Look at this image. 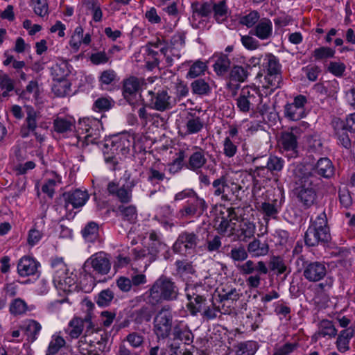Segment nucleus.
<instances>
[{
    "label": "nucleus",
    "mask_w": 355,
    "mask_h": 355,
    "mask_svg": "<svg viewBox=\"0 0 355 355\" xmlns=\"http://www.w3.org/2000/svg\"><path fill=\"white\" fill-rule=\"evenodd\" d=\"M180 290L175 282L168 277L161 275L146 292L145 300L152 306H156L164 301L178 300Z\"/></svg>",
    "instance_id": "f257e3e1"
},
{
    "label": "nucleus",
    "mask_w": 355,
    "mask_h": 355,
    "mask_svg": "<svg viewBox=\"0 0 355 355\" xmlns=\"http://www.w3.org/2000/svg\"><path fill=\"white\" fill-rule=\"evenodd\" d=\"M331 239L327 218L324 212L320 213L316 218L311 221L304 234V243L308 247H315L319 245L325 246Z\"/></svg>",
    "instance_id": "f03ea898"
},
{
    "label": "nucleus",
    "mask_w": 355,
    "mask_h": 355,
    "mask_svg": "<svg viewBox=\"0 0 355 355\" xmlns=\"http://www.w3.org/2000/svg\"><path fill=\"white\" fill-rule=\"evenodd\" d=\"M321 183V179L313 173H304L296 182L297 198L304 208L314 205L317 199V189Z\"/></svg>",
    "instance_id": "7ed1b4c3"
},
{
    "label": "nucleus",
    "mask_w": 355,
    "mask_h": 355,
    "mask_svg": "<svg viewBox=\"0 0 355 355\" xmlns=\"http://www.w3.org/2000/svg\"><path fill=\"white\" fill-rule=\"evenodd\" d=\"M238 269L243 275H250L245 282L248 286L252 288H258L261 284V276L268 272L266 263L262 261L248 260L239 266Z\"/></svg>",
    "instance_id": "20e7f679"
},
{
    "label": "nucleus",
    "mask_w": 355,
    "mask_h": 355,
    "mask_svg": "<svg viewBox=\"0 0 355 355\" xmlns=\"http://www.w3.org/2000/svg\"><path fill=\"white\" fill-rule=\"evenodd\" d=\"M300 262L302 266L303 277L309 282H318L323 279L327 273V267L324 261H311L306 260L304 256H300L297 259V263Z\"/></svg>",
    "instance_id": "39448f33"
},
{
    "label": "nucleus",
    "mask_w": 355,
    "mask_h": 355,
    "mask_svg": "<svg viewBox=\"0 0 355 355\" xmlns=\"http://www.w3.org/2000/svg\"><path fill=\"white\" fill-rule=\"evenodd\" d=\"M154 332L158 339L168 338L173 327V315L169 306H164L154 318Z\"/></svg>",
    "instance_id": "423d86ee"
},
{
    "label": "nucleus",
    "mask_w": 355,
    "mask_h": 355,
    "mask_svg": "<svg viewBox=\"0 0 355 355\" xmlns=\"http://www.w3.org/2000/svg\"><path fill=\"white\" fill-rule=\"evenodd\" d=\"M263 66L267 70L265 80L267 83V87L272 89L280 87L282 83L281 64L279 60L272 53H268L264 58Z\"/></svg>",
    "instance_id": "0eeeda50"
},
{
    "label": "nucleus",
    "mask_w": 355,
    "mask_h": 355,
    "mask_svg": "<svg viewBox=\"0 0 355 355\" xmlns=\"http://www.w3.org/2000/svg\"><path fill=\"white\" fill-rule=\"evenodd\" d=\"M144 85V79L135 76H130L123 80V96L130 105L135 107L141 99L140 92Z\"/></svg>",
    "instance_id": "6e6552de"
},
{
    "label": "nucleus",
    "mask_w": 355,
    "mask_h": 355,
    "mask_svg": "<svg viewBox=\"0 0 355 355\" xmlns=\"http://www.w3.org/2000/svg\"><path fill=\"white\" fill-rule=\"evenodd\" d=\"M262 98L259 92L249 87H244L236 98V105L242 112L254 110L261 102Z\"/></svg>",
    "instance_id": "1a4fd4ad"
},
{
    "label": "nucleus",
    "mask_w": 355,
    "mask_h": 355,
    "mask_svg": "<svg viewBox=\"0 0 355 355\" xmlns=\"http://www.w3.org/2000/svg\"><path fill=\"white\" fill-rule=\"evenodd\" d=\"M111 268V263L107 254L103 252H99L92 255L86 260L83 265V269L85 272H92L96 274L105 275H107Z\"/></svg>",
    "instance_id": "9d476101"
},
{
    "label": "nucleus",
    "mask_w": 355,
    "mask_h": 355,
    "mask_svg": "<svg viewBox=\"0 0 355 355\" xmlns=\"http://www.w3.org/2000/svg\"><path fill=\"white\" fill-rule=\"evenodd\" d=\"M148 100L145 105L159 112H164L172 108L171 96L165 89L148 91Z\"/></svg>",
    "instance_id": "9b49d317"
},
{
    "label": "nucleus",
    "mask_w": 355,
    "mask_h": 355,
    "mask_svg": "<svg viewBox=\"0 0 355 355\" xmlns=\"http://www.w3.org/2000/svg\"><path fill=\"white\" fill-rule=\"evenodd\" d=\"M299 128H292L291 132H284L279 139V145L283 153L288 157H296L298 155Z\"/></svg>",
    "instance_id": "f8f14e48"
},
{
    "label": "nucleus",
    "mask_w": 355,
    "mask_h": 355,
    "mask_svg": "<svg viewBox=\"0 0 355 355\" xmlns=\"http://www.w3.org/2000/svg\"><path fill=\"white\" fill-rule=\"evenodd\" d=\"M262 159H266V165L260 164L257 166L253 171L254 176L264 177L268 173L275 175L281 171L284 167V160L277 156L270 155L268 157H262Z\"/></svg>",
    "instance_id": "ddd939ff"
},
{
    "label": "nucleus",
    "mask_w": 355,
    "mask_h": 355,
    "mask_svg": "<svg viewBox=\"0 0 355 355\" xmlns=\"http://www.w3.org/2000/svg\"><path fill=\"white\" fill-rule=\"evenodd\" d=\"M207 209L203 198H200L198 194L192 198L189 199L186 205L179 211V215L182 218H187L189 217L201 216L204 211Z\"/></svg>",
    "instance_id": "4468645a"
},
{
    "label": "nucleus",
    "mask_w": 355,
    "mask_h": 355,
    "mask_svg": "<svg viewBox=\"0 0 355 355\" xmlns=\"http://www.w3.org/2000/svg\"><path fill=\"white\" fill-rule=\"evenodd\" d=\"M198 242V236L193 232H182L175 242L173 249L175 252L180 254L194 251Z\"/></svg>",
    "instance_id": "2eb2a0df"
},
{
    "label": "nucleus",
    "mask_w": 355,
    "mask_h": 355,
    "mask_svg": "<svg viewBox=\"0 0 355 355\" xmlns=\"http://www.w3.org/2000/svg\"><path fill=\"white\" fill-rule=\"evenodd\" d=\"M89 198V196L86 190L83 191L79 189L64 192L62 195L66 209H69V206H71L73 209L83 207Z\"/></svg>",
    "instance_id": "dca6fc26"
},
{
    "label": "nucleus",
    "mask_w": 355,
    "mask_h": 355,
    "mask_svg": "<svg viewBox=\"0 0 355 355\" xmlns=\"http://www.w3.org/2000/svg\"><path fill=\"white\" fill-rule=\"evenodd\" d=\"M334 172L335 168L331 161L327 157H322L318 160L309 173H313L315 176L317 174L322 178L329 179L334 175Z\"/></svg>",
    "instance_id": "f3484780"
},
{
    "label": "nucleus",
    "mask_w": 355,
    "mask_h": 355,
    "mask_svg": "<svg viewBox=\"0 0 355 355\" xmlns=\"http://www.w3.org/2000/svg\"><path fill=\"white\" fill-rule=\"evenodd\" d=\"M39 262L31 257L24 256L17 264V272L21 277L34 275L37 272Z\"/></svg>",
    "instance_id": "a211bd4d"
},
{
    "label": "nucleus",
    "mask_w": 355,
    "mask_h": 355,
    "mask_svg": "<svg viewBox=\"0 0 355 355\" xmlns=\"http://www.w3.org/2000/svg\"><path fill=\"white\" fill-rule=\"evenodd\" d=\"M332 124L338 140V144L346 149L351 148L352 144L347 133L348 130L345 127V121L340 119H336L333 121Z\"/></svg>",
    "instance_id": "6ab92c4d"
},
{
    "label": "nucleus",
    "mask_w": 355,
    "mask_h": 355,
    "mask_svg": "<svg viewBox=\"0 0 355 355\" xmlns=\"http://www.w3.org/2000/svg\"><path fill=\"white\" fill-rule=\"evenodd\" d=\"M107 191L109 195L116 197L122 203H128L132 198V191L123 187L114 182H110L107 187Z\"/></svg>",
    "instance_id": "aec40b11"
},
{
    "label": "nucleus",
    "mask_w": 355,
    "mask_h": 355,
    "mask_svg": "<svg viewBox=\"0 0 355 355\" xmlns=\"http://www.w3.org/2000/svg\"><path fill=\"white\" fill-rule=\"evenodd\" d=\"M250 33L262 40L270 38L272 34V21L268 18L261 19Z\"/></svg>",
    "instance_id": "412c9836"
},
{
    "label": "nucleus",
    "mask_w": 355,
    "mask_h": 355,
    "mask_svg": "<svg viewBox=\"0 0 355 355\" xmlns=\"http://www.w3.org/2000/svg\"><path fill=\"white\" fill-rule=\"evenodd\" d=\"M37 128V113L32 107H27L24 125L21 129L22 137L28 136L30 132H34Z\"/></svg>",
    "instance_id": "4be33fe9"
},
{
    "label": "nucleus",
    "mask_w": 355,
    "mask_h": 355,
    "mask_svg": "<svg viewBox=\"0 0 355 355\" xmlns=\"http://www.w3.org/2000/svg\"><path fill=\"white\" fill-rule=\"evenodd\" d=\"M153 311L147 306H142L138 309L130 312L129 318L135 324H141L148 322L153 317Z\"/></svg>",
    "instance_id": "5701e85b"
},
{
    "label": "nucleus",
    "mask_w": 355,
    "mask_h": 355,
    "mask_svg": "<svg viewBox=\"0 0 355 355\" xmlns=\"http://www.w3.org/2000/svg\"><path fill=\"white\" fill-rule=\"evenodd\" d=\"M173 340H179L184 342L185 345H190L193 341V334L187 327L181 324H176L173 329Z\"/></svg>",
    "instance_id": "b1692460"
},
{
    "label": "nucleus",
    "mask_w": 355,
    "mask_h": 355,
    "mask_svg": "<svg viewBox=\"0 0 355 355\" xmlns=\"http://www.w3.org/2000/svg\"><path fill=\"white\" fill-rule=\"evenodd\" d=\"M207 160L205 156L204 151L200 150L193 152L189 158L186 166L188 169L196 171L202 168L207 163Z\"/></svg>",
    "instance_id": "393cba45"
},
{
    "label": "nucleus",
    "mask_w": 355,
    "mask_h": 355,
    "mask_svg": "<svg viewBox=\"0 0 355 355\" xmlns=\"http://www.w3.org/2000/svg\"><path fill=\"white\" fill-rule=\"evenodd\" d=\"M354 336V330L347 329L341 331L336 340V347L341 353H345L349 349V340Z\"/></svg>",
    "instance_id": "a878e982"
},
{
    "label": "nucleus",
    "mask_w": 355,
    "mask_h": 355,
    "mask_svg": "<svg viewBox=\"0 0 355 355\" xmlns=\"http://www.w3.org/2000/svg\"><path fill=\"white\" fill-rule=\"evenodd\" d=\"M203 126L204 122L199 116H197L191 113L188 114L185 123L187 134L192 135L198 133L201 131V130L203 128Z\"/></svg>",
    "instance_id": "bb28decb"
},
{
    "label": "nucleus",
    "mask_w": 355,
    "mask_h": 355,
    "mask_svg": "<svg viewBox=\"0 0 355 355\" xmlns=\"http://www.w3.org/2000/svg\"><path fill=\"white\" fill-rule=\"evenodd\" d=\"M337 334V329L334 325L332 321L329 320H322L319 324L318 331L314 334V337L318 339L320 337H334Z\"/></svg>",
    "instance_id": "cd10ccee"
},
{
    "label": "nucleus",
    "mask_w": 355,
    "mask_h": 355,
    "mask_svg": "<svg viewBox=\"0 0 355 355\" xmlns=\"http://www.w3.org/2000/svg\"><path fill=\"white\" fill-rule=\"evenodd\" d=\"M231 61L228 56L221 53L218 57L213 66L214 71L218 76H223L226 75L230 69Z\"/></svg>",
    "instance_id": "c85d7f7f"
},
{
    "label": "nucleus",
    "mask_w": 355,
    "mask_h": 355,
    "mask_svg": "<svg viewBox=\"0 0 355 355\" xmlns=\"http://www.w3.org/2000/svg\"><path fill=\"white\" fill-rule=\"evenodd\" d=\"M186 291V295L188 300L190 301L189 306L191 308L193 309H196V311L193 310V312L195 311H199V308H196L193 306V302L192 301V297L197 296V295L200 294H206L207 291L205 289V287L202 284H187L185 288Z\"/></svg>",
    "instance_id": "c756f323"
},
{
    "label": "nucleus",
    "mask_w": 355,
    "mask_h": 355,
    "mask_svg": "<svg viewBox=\"0 0 355 355\" xmlns=\"http://www.w3.org/2000/svg\"><path fill=\"white\" fill-rule=\"evenodd\" d=\"M248 75L249 72L247 68L240 65H234L230 70L228 78L230 82L240 83L245 82Z\"/></svg>",
    "instance_id": "7c9ffc66"
},
{
    "label": "nucleus",
    "mask_w": 355,
    "mask_h": 355,
    "mask_svg": "<svg viewBox=\"0 0 355 355\" xmlns=\"http://www.w3.org/2000/svg\"><path fill=\"white\" fill-rule=\"evenodd\" d=\"M256 230V225L253 222L243 219L239 225V239L243 241L252 238Z\"/></svg>",
    "instance_id": "2f4dec72"
},
{
    "label": "nucleus",
    "mask_w": 355,
    "mask_h": 355,
    "mask_svg": "<svg viewBox=\"0 0 355 355\" xmlns=\"http://www.w3.org/2000/svg\"><path fill=\"white\" fill-rule=\"evenodd\" d=\"M83 320L80 318L75 317L69 323L65 332L71 339L78 338L83 331Z\"/></svg>",
    "instance_id": "473e14b6"
},
{
    "label": "nucleus",
    "mask_w": 355,
    "mask_h": 355,
    "mask_svg": "<svg viewBox=\"0 0 355 355\" xmlns=\"http://www.w3.org/2000/svg\"><path fill=\"white\" fill-rule=\"evenodd\" d=\"M53 128L55 131L58 133L71 132L75 128L74 120L73 119L58 117L53 121Z\"/></svg>",
    "instance_id": "72a5a7b5"
},
{
    "label": "nucleus",
    "mask_w": 355,
    "mask_h": 355,
    "mask_svg": "<svg viewBox=\"0 0 355 355\" xmlns=\"http://www.w3.org/2000/svg\"><path fill=\"white\" fill-rule=\"evenodd\" d=\"M191 8L194 15L201 17H207L212 12L213 3L211 1L203 3L196 1L191 4Z\"/></svg>",
    "instance_id": "f704fd0d"
},
{
    "label": "nucleus",
    "mask_w": 355,
    "mask_h": 355,
    "mask_svg": "<svg viewBox=\"0 0 355 355\" xmlns=\"http://www.w3.org/2000/svg\"><path fill=\"white\" fill-rule=\"evenodd\" d=\"M214 17L218 23L224 21L228 16V8L225 0L213 3Z\"/></svg>",
    "instance_id": "c9c22d12"
},
{
    "label": "nucleus",
    "mask_w": 355,
    "mask_h": 355,
    "mask_svg": "<svg viewBox=\"0 0 355 355\" xmlns=\"http://www.w3.org/2000/svg\"><path fill=\"white\" fill-rule=\"evenodd\" d=\"M191 91L194 94L207 96L211 92V87L204 79L198 78L191 84Z\"/></svg>",
    "instance_id": "e433bc0d"
},
{
    "label": "nucleus",
    "mask_w": 355,
    "mask_h": 355,
    "mask_svg": "<svg viewBox=\"0 0 355 355\" xmlns=\"http://www.w3.org/2000/svg\"><path fill=\"white\" fill-rule=\"evenodd\" d=\"M304 108L297 107L291 103L286 104L284 107L285 116L291 121H298L304 117Z\"/></svg>",
    "instance_id": "4c0bfd02"
},
{
    "label": "nucleus",
    "mask_w": 355,
    "mask_h": 355,
    "mask_svg": "<svg viewBox=\"0 0 355 355\" xmlns=\"http://www.w3.org/2000/svg\"><path fill=\"white\" fill-rule=\"evenodd\" d=\"M268 245L266 243H261L258 239H254L250 242L248 246V250L250 253H254L255 256H263L268 252Z\"/></svg>",
    "instance_id": "58836bf2"
},
{
    "label": "nucleus",
    "mask_w": 355,
    "mask_h": 355,
    "mask_svg": "<svg viewBox=\"0 0 355 355\" xmlns=\"http://www.w3.org/2000/svg\"><path fill=\"white\" fill-rule=\"evenodd\" d=\"M83 236L88 242H94L98 237V225L95 222H89L82 230Z\"/></svg>",
    "instance_id": "ea45409f"
},
{
    "label": "nucleus",
    "mask_w": 355,
    "mask_h": 355,
    "mask_svg": "<svg viewBox=\"0 0 355 355\" xmlns=\"http://www.w3.org/2000/svg\"><path fill=\"white\" fill-rule=\"evenodd\" d=\"M114 294L109 288L101 291L96 297L95 302L101 307L107 306L114 299Z\"/></svg>",
    "instance_id": "a19ab883"
},
{
    "label": "nucleus",
    "mask_w": 355,
    "mask_h": 355,
    "mask_svg": "<svg viewBox=\"0 0 355 355\" xmlns=\"http://www.w3.org/2000/svg\"><path fill=\"white\" fill-rule=\"evenodd\" d=\"M236 355H254L257 350L256 343L248 341L236 346Z\"/></svg>",
    "instance_id": "79ce46f5"
},
{
    "label": "nucleus",
    "mask_w": 355,
    "mask_h": 355,
    "mask_svg": "<svg viewBox=\"0 0 355 355\" xmlns=\"http://www.w3.org/2000/svg\"><path fill=\"white\" fill-rule=\"evenodd\" d=\"M176 271L180 276L193 275L196 270L191 262L185 260H178L175 261Z\"/></svg>",
    "instance_id": "37998d69"
},
{
    "label": "nucleus",
    "mask_w": 355,
    "mask_h": 355,
    "mask_svg": "<svg viewBox=\"0 0 355 355\" xmlns=\"http://www.w3.org/2000/svg\"><path fill=\"white\" fill-rule=\"evenodd\" d=\"M118 210L120 212L121 216L125 220H128L130 223H134L137 219V209L136 207L133 205H130L127 207L120 205L118 207Z\"/></svg>",
    "instance_id": "c03bdc74"
},
{
    "label": "nucleus",
    "mask_w": 355,
    "mask_h": 355,
    "mask_svg": "<svg viewBox=\"0 0 355 355\" xmlns=\"http://www.w3.org/2000/svg\"><path fill=\"white\" fill-rule=\"evenodd\" d=\"M40 324L33 320H29L26 327V334L28 336V340L33 342L37 339V335L41 330Z\"/></svg>",
    "instance_id": "a18cd8bd"
},
{
    "label": "nucleus",
    "mask_w": 355,
    "mask_h": 355,
    "mask_svg": "<svg viewBox=\"0 0 355 355\" xmlns=\"http://www.w3.org/2000/svg\"><path fill=\"white\" fill-rule=\"evenodd\" d=\"M261 208L266 216L276 218L279 213V207L277 205V200H274L272 203L268 202H263Z\"/></svg>",
    "instance_id": "49530a36"
},
{
    "label": "nucleus",
    "mask_w": 355,
    "mask_h": 355,
    "mask_svg": "<svg viewBox=\"0 0 355 355\" xmlns=\"http://www.w3.org/2000/svg\"><path fill=\"white\" fill-rule=\"evenodd\" d=\"M65 343V340L62 336H55L49 343L46 355H54L57 354L60 348L64 346Z\"/></svg>",
    "instance_id": "de8ad7c7"
},
{
    "label": "nucleus",
    "mask_w": 355,
    "mask_h": 355,
    "mask_svg": "<svg viewBox=\"0 0 355 355\" xmlns=\"http://www.w3.org/2000/svg\"><path fill=\"white\" fill-rule=\"evenodd\" d=\"M213 187L215 189L214 195L219 196L222 195V199L227 200V195H223L224 188L227 186V178L225 176L222 175L219 178L215 180L212 183Z\"/></svg>",
    "instance_id": "09e8293b"
},
{
    "label": "nucleus",
    "mask_w": 355,
    "mask_h": 355,
    "mask_svg": "<svg viewBox=\"0 0 355 355\" xmlns=\"http://www.w3.org/2000/svg\"><path fill=\"white\" fill-rule=\"evenodd\" d=\"M26 303L20 298L15 299L10 304V311L12 315H21L27 311Z\"/></svg>",
    "instance_id": "8fccbe9b"
},
{
    "label": "nucleus",
    "mask_w": 355,
    "mask_h": 355,
    "mask_svg": "<svg viewBox=\"0 0 355 355\" xmlns=\"http://www.w3.org/2000/svg\"><path fill=\"white\" fill-rule=\"evenodd\" d=\"M334 54V50L329 47L324 46L317 48L312 53V55L314 57L315 60H321L323 59L333 58Z\"/></svg>",
    "instance_id": "3c124183"
},
{
    "label": "nucleus",
    "mask_w": 355,
    "mask_h": 355,
    "mask_svg": "<svg viewBox=\"0 0 355 355\" xmlns=\"http://www.w3.org/2000/svg\"><path fill=\"white\" fill-rule=\"evenodd\" d=\"M31 6L37 15L42 17L48 14L47 0H32Z\"/></svg>",
    "instance_id": "603ef678"
},
{
    "label": "nucleus",
    "mask_w": 355,
    "mask_h": 355,
    "mask_svg": "<svg viewBox=\"0 0 355 355\" xmlns=\"http://www.w3.org/2000/svg\"><path fill=\"white\" fill-rule=\"evenodd\" d=\"M60 182V179L58 176H55L54 178L48 179L42 187V192L47 194L49 198H52L55 193V187L57 184Z\"/></svg>",
    "instance_id": "864d4df0"
},
{
    "label": "nucleus",
    "mask_w": 355,
    "mask_h": 355,
    "mask_svg": "<svg viewBox=\"0 0 355 355\" xmlns=\"http://www.w3.org/2000/svg\"><path fill=\"white\" fill-rule=\"evenodd\" d=\"M207 65L205 62L198 60L195 62L190 67L189 71L187 73V77L190 78H194L202 73L206 70Z\"/></svg>",
    "instance_id": "5fc2aeb1"
},
{
    "label": "nucleus",
    "mask_w": 355,
    "mask_h": 355,
    "mask_svg": "<svg viewBox=\"0 0 355 355\" xmlns=\"http://www.w3.org/2000/svg\"><path fill=\"white\" fill-rule=\"evenodd\" d=\"M38 91V85L37 81H30L28 85L26 86V89L20 92L19 89H16L15 92L19 95L21 98L29 99V94H33L36 96Z\"/></svg>",
    "instance_id": "6e6d98bb"
},
{
    "label": "nucleus",
    "mask_w": 355,
    "mask_h": 355,
    "mask_svg": "<svg viewBox=\"0 0 355 355\" xmlns=\"http://www.w3.org/2000/svg\"><path fill=\"white\" fill-rule=\"evenodd\" d=\"M259 13L257 10H252L249 14L242 17L240 19V22L241 24L250 28L256 23L259 22Z\"/></svg>",
    "instance_id": "4d7b16f0"
},
{
    "label": "nucleus",
    "mask_w": 355,
    "mask_h": 355,
    "mask_svg": "<svg viewBox=\"0 0 355 355\" xmlns=\"http://www.w3.org/2000/svg\"><path fill=\"white\" fill-rule=\"evenodd\" d=\"M0 87L5 91L2 93L3 97L8 96V92L14 89V80L10 78L7 74L0 77Z\"/></svg>",
    "instance_id": "13d9d810"
},
{
    "label": "nucleus",
    "mask_w": 355,
    "mask_h": 355,
    "mask_svg": "<svg viewBox=\"0 0 355 355\" xmlns=\"http://www.w3.org/2000/svg\"><path fill=\"white\" fill-rule=\"evenodd\" d=\"M51 268L58 278L63 277L67 272V266L62 259H55L51 262Z\"/></svg>",
    "instance_id": "bf43d9fd"
},
{
    "label": "nucleus",
    "mask_w": 355,
    "mask_h": 355,
    "mask_svg": "<svg viewBox=\"0 0 355 355\" xmlns=\"http://www.w3.org/2000/svg\"><path fill=\"white\" fill-rule=\"evenodd\" d=\"M270 267L272 270H276L277 275L282 274L287 270L284 260L280 257H273L270 261Z\"/></svg>",
    "instance_id": "052dcab7"
},
{
    "label": "nucleus",
    "mask_w": 355,
    "mask_h": 355,
    "mask_svg": "<svg viewBox=\"0 0 355 355\" xmlns=\"http://www.w3.org/2000/svg\"><path fill=\"white\" fill-rule=\"evenodd\" d=\"M164 179L169 180V178H166L165 173L159 168H157L155 166L149 168L148 172V180L149 181L159 182Z\"/></svg>",
    "instance_id": "680f3d73"
},
{
    "label": "nucleus",
    "mask_w": 355,
    "mask_h": 355,
    "mask_svg": "<svg viewBox=\"0 0 355 355\" xmlns=\"http://www.w3.org/2000/svg\"><path fill=\"white\" fill-rule=\"evenodd\" d=\"M125 340L128 342L134 348H137L142 346L144 337L137 332H132L126 336Z\"/></svg>",
    "instance_id": "e2e57ef3"
},
{
    "label": "nucleus",
    "mask_w": 355,
    "mask_h": 355,
    "mask_svg": "<svg viewBox=\"0 0 355 355\" xmlns=\"http://www.w3.org/2000/svg\"><path fill=\"white\" fill-rule=\"evenodd\" d=\"M230 257L234 261H243L248 258V252L243 246L232 248L230 253Z\"/></svg>",
    "instance_id": "0e129e2a"
},
{
    "label": "nucleus",
    "mask_w": 355,
    "mask_h": 355,
    "mask_svg": "<svg viewBox=\"0 0 355 355\" xmlns=\"http://www.w3.org/2000/svg\"><path fill=\"white\" fill-rule=\"evenodd\" d=\"M237 152V146L233 143L229 137L223 141V153L227 157H234Z\"/></svg>",
    "instance_id": "69168bd1"
},
{
    "label": "nucleus",
    "mask_w": 355,
    "mask_h": 355,
    "mask_svg": "<svg viewBox=\"0 0 355 355\" xmlns=\"http://www.w3.org/2000/svg\"><path fill=\"white\" fill-rule=\"evenodd\" d=\"M184 159V152L180 151L178 157L175 158L173 160V162L169 165V172L171 173L175 174L180 171L182 168Z\"/></svg>",
    "instance_id": "338daca9"
},
{
    "label": "nucleus",
    "mask_w": 355,
    "mask_h": 355,
    "mask_svg": "<svg viewBox=\"0 0 355 355\" xmlns=\"http://www.w3.org/2000/svg\"><path fill=\"white\" fill-rule=\"evenodd\" d=\"M338 196L340 203L343 207L348 208L352 205V199L349 191L347 189H340L338 191Z\"/></svg>",
    "instance_id": "774afa93"
}]
</instances>
